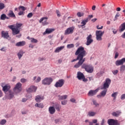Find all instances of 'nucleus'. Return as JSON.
<instances>
[{
    "label": "nucleus",
    "instance_id": "680f3d73",
    "mask_svg": "<svg viewBox=\"0 0 125 125\" xmlns=\"http://www.w3.org/2000/svg\"><path fill=\"white\" fill-rule=\"evenodd\" d=\"M119 56V53L118 52H116L115 55V59H117V57Z\"/></svg>",
    "mask_w": 125,
    "mask_h": 125
},
{
    "label": "nucleus",
    "instance_id": "c756f323",
    "mask_svg": "<svg viewBox=\"0 0 125 125\" xmlns=\"http://www.w3.org/2000/svg\"><path fill=\"white\" fill-rule=\"evenodd\" d=\"M8 16L9 17L14 18V17H15V15L14 14V13H13V11H12V10H10L9 11V12L8 14Z\"/></svg>",
    "mask_w": 125,
    "mask_h": 125
},
{
    "label": "nucleus",
    "instance_id": "f257e3e1",
    "mask_svg": "<svg viewBox=\"0 0 125 125\" xmlns=\"http://www.w3.org/2000/svg\"><path fill=\"white\" fill-rule=\"evenodd\" d=\"M75 55L77 56V57L76 59H74L71 61V62H76V61H78V62L74 66V67L76 68H80L85 61L86 59L83 57L86 56V51L84 50L83 47L80 46L76 50Z\"/></svg>",
    "mask_w": 125,
    "mask_h": 125
},
{
    "label": "nucleus",
    "instance_id": "9d476101",
    "mask_svg": "<svg viewBox=\"0 0 125 125\" xmlns=\"http://www.w3.org/2000/svg\"><path fill=\"white\" fill-rule=\"evenodd\" d=\"M38 89V87L34 85L30 86L29 88L26 89L27 92L29 93L32 92H36Z\"/></svg>",
    "mask_w": 125,
    "mask_h": 125
},
{
    "label": "nucleus",
    "instance_id": "bf43d9fd",
    "mask_svg": "<svg viewBox=\"0 0 125 125\" xmlns=\"http://www.w3.org/2000/svg\"><path fill=\"white\" fill-rule=\"evenodd\" d=\"M83 82H84V83L87 82V79H85V78H84V77L83 78V79H82Z\"/></svg>",
    "mask_w": 125,
    "mask_h": 125
},
{
    "label": "nucleus",
    "instance_id": "603ef678",
    "mask_svg": "<svg viewBox=\"0 0 125 125\" xmlns=\"http://www.w3.org/2000/svg\"><path fill=\"white\" fill-rule=\"evenodd\" d=\"M121 99L122 100H125V94H123L121 96Z\"/></svg>",
    "mask_w": 125,
    "mask_h": 125
},
{
    "label": "nucleus",
    "instance_id": "6e6d98bb",
    "mask_svg": "<svg viewBox=\"0 0 125 125\" xmlns=\"http://www.w3.org/2000/svg\"><path fill=\"white\" fill-rule=\"evenodd\" d=\"M60 122V119H56L55 120V124H57V123H59Z\"/></svg>",
    "mask_w": 125,
    "mask_h": 125
},
{
    "label": "nucleus",
    "instance_id": "8fccbe9b",
    "mask_svg": "<svg viewBox=\"0 0 125 125\" xmlns=\"http://www.w3.org/2000/svg\"><path fill=\"white\" fill-rule=\"evenodd\" d=\"M112 73L113 74V75H117V74H118V73H119V70H115L112 71Z\"/></svg>",
    "mask_w": 125,
    "mask_h": 125
},
{
    "label": "nucleus",
    "instance_id": "f704fd0d",
    "mask_svg": "<svg viewBox=\"0 0 125 125\" xmlns=\"http://www.w3.org/2000/svg\"><path fill=\"white\" fill-rule=\"evenodd\" d=\"M120 16H121V15L120 14V13L117 12L116 14V15L115 16V18L113 19V21H116V20H118V18L120 17Z\"/></svg>",
    "mask_w": 125,
    "mask_h": 125
},
{
    "label": "nucleus",
    "instance_id": "7c9ffc66",
    "mask_svg": "<svg viewBox=\"0 0 125 125\" xmlns=\"http://www.w3.org/2000/svg\"><path fill=\"white\" fill-rule=\"evenodd\" d=\"M96 115V112L93 111H89L88 113L89 117H94Z\"/></svg>",
    "mask_w": 125,
    "mask_h": 125
},
{
    "label": "nucleus",
    "instance_id": "a19ab883",
    "mask_svg": "<svg viewBox=\"0 0 125 125\" xmlns=\"http://www.w3.org/2000/svg\"><path fill=\"white\" fill-rule=\"evenodd\" d=\"M4 7H5L4 4L3 3H0V10H2V9H3Z\"/></svg>",
    "mask_w": 125,
    "mask_h": 125
},
{
    "label": "nucleus",
    "instance_id": "423d86ee",
    "mask_svg": "<svg viewBox=\"0 0 125 125\" xmlns=\"http://www.w3.org/2000/svg\"><path fill=\"white\" fill-rule=\"evenodd\" d=\"M53 82V79L50 77H46L42 80V84L43 85H50L51 83Z\"/></svg>",
    "mask_w": 125,
    "mask_h": 125
},
{
    "label": "nucleus",
    "instance_id": "13d9d810",
    "mask_svg": "<svg viewBox=\"0 0 125 125\" xmlns=\"http://www.w3.org/2000/svg\"><path fill=\"white\" fill-rule=\"evenodd\" d=\"M112 32L114 35H116V34H117V32H118V30L116 29H113Z\"/></svg>",
    "mask_w": 125,
    "mask_h": 125
},
{
    "label": "nucleus",
    "instance_id": "09e8293b",
    "mask_svg": "<svg viewBox=\"0 0 125 125\" xmlns=\"http://www.w3.org/2000/svg\"><path fill=\"white\" fill-rule=\"evenodd\" d=\"M20 9H21L22 11H25V10H26V8L23 6H20Z\"/></svg>",
    "mask_w": 125,
    "mask_h": 125
},
{
    "label": "nucleus",
    "instance_id": "0e129e2a",
    "mask_svg": "<svg viewBox=\"0 0 125 125\" xmlns=\"http://www.w3.org/2000/svg\"><path fill=\"white\" fill-rule=\"evenodd\" d=\"M45 60V59L44 58H39V61H43Z\"/></svg>",
    "mask_w": 125,
    "mask_h": 125
},
{
    "label": "nucleus",
    "instance_id": "864d4df0",
    "mask_svg": "<svg viewBox=\"0 0 125 125\" xmlns=\"http://www.w3.org/2000/svg\"><path fill=\"white\" fill-rule=\"evenodd\" d=\"M66 104H67L66 100L62 101V105H66Z\"/></svg>",
    "mask_w": 125,
    "mask_h": 125
},
{
    "label": "nucleus",
    "instance_id": "79ce46f5",
    "mask_svg": "<svg viewBox=\"0 0 125 125\" xmlns=\"http://www.w3.org/2000/svg\"><path fill=\"white\" fill-rule=\"evenodd\" d=\"M28 80L25 78H22L21 79V83H27Z\"/></svg>",
    "mask_w": 125,
    "mask_h": 125
},
{
    "label": "nucleus",
    "instance_id": "20e7f679",
    "mask_svg": "<svg viewBox=\"0 0 125 125\" xmlns=\"http://www.w3.org/2000/svg\"><path fill=\"white\" fill-rule=\"evenodd\" d=\"M82 69H85V71L87 73H89L91 74V73L93 72L94 68L92 66L90 65H87L85 63H83L81 65Z\"/></svg>",
    "mask_w": 125,
    "mask_h": 125
},
{
    "label": "nucleus",
    "instance_id": "338daca9",
    "mask_svg": "<svg viewBox=\"0 0 125 125\" xmlns=\"http://www.w3.org/2000/svg\"><path fill=\"white\" fill-rule=\"evenodd\" d=\"M16 80V76H13V79H12V82H15Z\"/></svg>",
    "mask_w": 125,
    "mask_h": 125
},
{
    "label": "nucleus",
    "instance_id": "cd10ccee",
    "mask_svg": "<svg viewBox=\"0 0 125 125\" xmlns=\"http://www.w3.org/2000/svg\"><path fill=\"white\" fill-rule=\"evenodd\" d=\"M54 108L57 110V111H58L59 112L60 111V109H61V105H60L59 104H56L54 105Z\"/></svg>",
    "mask_w": 125,
    "mask_h": 125
},
{
    "label": "nucleus",
    "instance_id": "58836bf2",
    "mask_svg": "<svg viewBox=\"0 0 125 125\" xmlns=\"http://www.w3.org/2000/svg\"><path fill=\"white\" fill-rule=\"evenodd\" d=\"M5 124H6V120L3 119V120H1V121L0 120V125H5Z\"/></svg>",
    "mask_w": 125,
    "mask_h": 125
},
{
    "label": "nucleus",
    "instance_id": "c03bdc74",
    "mask_svg": "<svg viewBox=\"0 0 125 125\" xmlns=\"http://www.w3.org/2000/svg\"><path fill=\"white\" fill-rule=\"evenodd\" d=\"M91 18H93V15H90L88 16V17L86 18V20H87V21H89Z\"/></svg>",
    "mask_w": 125,
    "mask_h": 125
},
{
    "label": "nucleus",
    "instance_id": "393cba45",
    "mask_svg": "<svg viewBox=\"0 0 125 125\" xmlns=\"http://www.w3.org/2000/svg\"><path fill=\"white\" fill-rule=\"evenodd\" d=\"M64 48H65V46H64L58 47L56 48V49H55V52L56 53H58L60 52V51H61V50H62V49H64Z\"/></svg>",
    "mask_w": 125,
    "mask_h": 125
},
{
    "label": "nucleus",
    "instance_id": "4c0bfd02",
    "mask_svg": "<svg viewBox=\"0 0 125 125\" xmlns=\"http://www.w3.org/2000/svg\"><path fill=\"white\" fill-rule=\"evenodd\" d=\"M118 95V92H115L114 93L112 94L111 96L113 98L114 100L117 98Z\"/></svg>",
    "mask_w": 125,
    "mask_h": 125
},
{
    "label": "nucleus",
    "instance_id": "412c9836",
    "mask_svg": "<svg viewBox=\"0 0 125 125\" xmlns=\"http://www.w3.org/2000/svg\"><path fill=\"white\" fill-rule=\"evenodd\" d=\"M121 114H122V111L118 110L116 112H112V115L113 116V117H118L119 116H120V115H121Z\"/></svg>",
    "mask_w": 125,
    "mask_h": 125
},
{
    "label": "nucleus",
    "instance_id": "c9c22d12",
    "mask_svg": "<svg viewBox=\"0 0 125 125\" xmlns=\"http://www.w3.org/2000/svg\"><path fill=\"white\" fill-rule=\"evenodd\" d=\"M125 71V65L123 64L121 65L120 67V72L121 73H124V72Z\"/></svg>",
    "mask_w": 125,
    "mask_h": 125
},
{
    "label": "nucleus",
    "instance_id": "5701e85b",
    "mask_svg": "<svg viewBox=\"0 0 125 125\" xmlns=\"http://www.w3.org/2000/svg\"><path fill=\"white\" fill-rule=\"evenodd\" d=\"M84 77V75H83V74L82 73V72L79 71L77 73V78L78 79V80H83Z\"/></svg>",
    "mask_w": 125,
    "mask_h": 125
},
{
    "label": "nucleus",
    "instance_id": "2f4dec72",
    "mask_svg": "<svg viewBox=\"0 0 125 125\" xmlns=\"http://www.w3.org/2000/svg\"><path fill=\"white\" fill-rule=\"evenodd\" d=\"M35 107H37L38 108H43V104L42 103H36L35 105Z\"/></svg>",
    "mask_w": 125,
    "mask_h": 125
},
{
    "label": "nucleus",
    "instance_id": "a211bd4d",
    "mask_svg": "<svg viewBox=\"0 0 125 125\" xmlns=\"http://www.w3.org/2000/svg\"><path fill=\"white\" fill-rule=\"evenodd\" d=\"M25 53V52L22 50H20L19 52L17 54L18 57L19 59V60H21V58H22V57L23 55H24V54Z\"/></svg>",
    "mask_w": 125,
    "mask_h": 125
},
{
    "label": "nucleus",
    "instance_id": "ddd939ff",
    "mask_svg": "<svg viewBox=\"0 0 125 125\" xmlns=\"http://www.w3.org/2000/svg\"><path fill=\"white\" fill-rule=\"evenodd\" d=\"M75 28L74 27H71L68 28L64 32V35H70V34H73L74 32V29Z\"/></svg>",
    "mask_w": 125,
    "mask_h": 125
},
{
    "label": "nucleus",
    "instance_id": "9b49d317",
    "mask_svg": "<svg viewBox=\"0 0 125 125\" xmlns=\"http://www.w3.org/2000/svg\"><path fill=\"white\" fill-rule=\"evenodd\" d=\"M86 45H90L91 43H92V42H93V40L92 39V35H91V34L89 35V36L86 37Z\"/></svg>",
    "mask_w": 125,
    "mask_h": 125
},
{
    "label": "nucleus",
    "instance_id": "bb28decb",
    "mask_svg": "<svg viewBox=\"0 0 125 125\" xmlns=\"http://www.w3.org/2000/svg\"><path fill=\"white\" fill-rule=\"evenodd\" d=\"M54 31V29L47 28L45 32L43 33V35H46V34H50Z\"/></svg>",
    "mask_w": 125,
    "mask_h": 125
},
{
    "label": "nucleus",
    "instance_id": "ea45409f",
    "mask_svg": "<svg viewBox=\"0 0 125 125\" xmlns=\"http://www.w3.org/2000/svg\"><path fill=\"white\" fill-rule=\"evenodd\" d=\"M1 20H4L5 19H6V15L3 14L1 15L0 17Z\"/></svg>",
    "mask_w": 125,
    "mask_h": 125
},
{
    "label": "nucleus",
    "instance_id": "774afa93",
    "mask_svg": "<svg viewBox=\"0 0 125 125\" xmlns=\"http://www.w3.org/2000/svg\"><path fill=\"white\" fill-rule=\"evenodd\" d=\"M121 37L123 39H125V32L121 36Z\"/></svg>",
    "mask_w": 125,
    "mask_h": 125
},
{
    "label": "nucleus",
    "instance_id": "69168bd1",
    "mask_svg": "<svg viewBox=\"0 0 125 125\" xmlns=\"http://www.w3.org/2000/svg\"><path fill=\"white\" fill-rule=\"evenodd\" d=\"M21 114L22 115H26L27 114V111H21Z\"/></svg>",
    "mask_w": 125,
    "mask_h": 125
},
{
    "label": "nucleus",
    "instance_id": "b1692460",
    "mask_svg": "<svg viewBox=\"0 0 125 125\" xmlns=\"http://www.w3.org/2000/svg\"><path fill=\"white\" fill-rule=\"evenodd\" d=\"M26 44V42L25 41H22L17 42L16 44V46H24Z\"/></svg>",
    "mask_w": 125,
    "mask_h": 125
},
{
    "label": "nucleus",
    "instance_id": "c85d7f7f",
    "mask_svg": "<svg viewBox=\"0 0 125 125\" xmlns=\"http://www.w3.org/2000/svg\"><path fill=\"white\" fill-rule=\"evenodd\" d=\"M68 96L67 95H63V96H59V100H64L65 99H67Z\"/></svg>",
    "mask_w": 125,
    "mask_h": 125
},
{
    "label": "nucleus",
    "instance_id": "5fc2aeb1",
    "mask_svg": "<svg viewBox=\"0 0 125 125\" xmlns=\"http://www.w3.org/2000/svg\"><path fill=\"white\" fill-rule=\"evenodd\" d=\"M97 29L98 30H102L103 29V26H102L101 27H99V25H97Z\"/></svg>",
    "mask_w": 125,
    "mask_h": 125
},
{
    "label": "nucleus",
    "instance_id": "3c124183",
    "mask_svg": "<svg viewBox=\"0 0 125 125\" xmlns=\"http://www.w3.org/2000/svg\"><path fill=\"white\" fill-rule=\"evenodd\" d=\"M42 80V78L41 77H38L37 79V80L35 81L36 83H40L41 82V80Z\"/></svg>",
    "mask_w": 125,
    "mask_h": 125
},
{
    "label": "nucleus",
    "instance_id": "e433bc0d",
    "mask_svg": "<svg viewBox=\"0 0 125 125\" xmlns=\"http://www.w3.org/2000/svg\"><path fill=\"white\" fill-rule=\"evenodd\" d=\"M77 15L78 17H82V16H83V15H84V13L82 12H78L77 14Z\"/></svg>",
    "mask_w": 125,
    "mask_h": 125
},
{
    "label": "nucleus",
    "instance_id": "4be33fe9",
    "mask_svg": "<svg viewBox=\"0 0 125 125\" xmlns=\"http://www.w3.org/2000/svg\"><path fill=\"white\" fill-rule=\"evenodd\" d=\"M1 36L4 39H8L9 38V35H8V33L5 32L4 31H2Z\"/></svg>",
    "mask_w": 125,
    "mask_h": 125
},
{
    "label": "nucleus",
    "instance_id": "e2e57ef3",
    "mask_svg": "<svg viewBox=\"0 0 125 125\" xmlns=\"http://www.w3.org/2000/svg\"><path fill=\"white\" fill-rule=\"evenodd\" d=\"M21 37H22V34H20L19 35H17L16 36V38H18L19 39V38H21Z\"/></svg>",
    "mask_w": 125,
    "mask_h": 125
},
{
    "label": "nucleus",
    "instance_id": "a878e982",
    "mask_svg": "<svg viewBox=\"0 0 125 125\" xmlns=\"http://www.w3.org/2000/svg\"><path fill=\"white\" fill-rule=\"evenodd\" d=\"M85 123H89V125H93V124H96V123H97V120L94 119L92 120V122H89V120H86Z\"/></svg>",
    "mask_w": 125,
    "mask_h": 125
},
{
    "label": "nucleus",
    "instance_id": "1a4fd4ad",
    "mask_svg": "<svg viewBox=\"0 0 125 125\" xmlns=\"http://www.w3.org/2000/svg\"><path fill=\"white\" fill-rule=\"evenodd\" d=\"M64 83H65V81H64V80L63 79L59 80L54 84V86L57 88L62 87V85H64Z\"/></svg>",
    "mask_w": 125,
    "mask_h": 125
},
{
    "label": "nucleus",
    "instance_id": "f3484780",
    "mask_svg": "<svg viewBox=\"0 0 125 125\" xmlns=\"http://www.w3.org/2000/svg\"><path fill=\"white\" fill-rule=\"evenodd\" d=\"M48 111L51 115H53L55 113V112H56V110H55L54 106H50L48 108Z\"/></svg>",
    "mask_w": 125,
    "mask_h": 125
},
{
    "label": "nucleus",
    "instance_id": "37998d69",
    "mask_svg": "<svg viewBox=\"0 0 125 125\" xmlns=\"http://www.w3.org/2000/svg\"><path fill=\"white\" fill-rule=\"evenodd\" d=\"M92 102L93 103V104L95 105V106H96V107H98V106H99V104L98 103H97V102H96V100H93Z\"/></svg>",
    "mask_w": 125,
    "mask_h": 125
},
{
    "label": "nucleus",
    "instance_id": "4468645a",
    "mask_svg": "<svg viewBox=\"0 0 125 125\" xmlns=\"http://www.w3.org/2000/svg\"><path fill=\"white\" fill-rule=\"evenodd\" d=\"M6 96L7 99H12L14 97V92L11 90L8 91V93L6 94Z\"/></svg>",
    "mask_w": 125,
    "mask_h": 125
},
{
    "label": "nucleus",
    "instance_id": "f8f14e48",
    "mask_svg": "<svg viewBox=\"0 0 125 125\" xmlns=\"http://www.w3.org/2000/svg\"><path fill=\"white\" fill-rule=\"evenodd\" d=\"M107 123L109 125H120L118 120H115L114 119H108Z\"/></svg>",
    "mask_w": 125,
    "mask_h": 125
},
{
    "label": "nucleus",
    "instance_id": "2eb2a0df",
    "mask_svg": "<svg viewBox=\"0 0 125 125\" xmlns=\"http://www.w3.org/2000/svg\"><path fill=\"white\" fill-rule=\"evenodd\" d=\"M98 90H99V89H96L95 90H90L89 92L88 93V96H93L98 92Z\"/></svg>",
    "mask_w": 125,
    "mask_h": 125
},
{
    "label": "nucleus",
    "instance_id": "39448f33",
    "mask_svg": "<svg viewBox=\"0 0 125 125\" xmlns=\"http://www.w3.org/2000/svg\"><path fill=\"white\" fill-rule=\"evenodd\" d=\"M13 90L15 94L20 93L22 91V83L20 82L18 83L14 88Z\"/></svg>",
    "mask_w": 125,
    "mask_h": 125
},
{
    "label": "nucleus",
    "instance_id": "aec40b11",
    "mask_svg": "<svg viewBox=\"0 0 125 125\" xmlns=\"http://www.w3.org/2000/svg\"><path fill=\"white\" fill-rule=\"evenodd\" d=\"M27 40L30 41V42L32 43H38V40L34 38H30V37L28 36L27 37Z\"/></svg>",
    "mask_w": 125,
    "mask_h": 125
},
{
    "label": "nucleus",
    "instance_id": "473e14b6",
    "mask_svg": "<svg viewBox=\"0 0 125 125\" xmlns=\"http://www.w3.org/2000/svg\"><path fill=\"white\" fill-rule=\"evenodd\" d=\"M125 30V22L121 24V26L120 27V31L121 32H124Z\"/></svg>",
    "mask_w": 125,
    "mask_h": 125
},
{
    "label": "nucleus",
    "instance_id": "f03ea898",
    "mask_svg": "<svg viewBox=\"0 0 125 125\" xmlns=\"http://www.w3.org/2000/svg\"><path fill=\"white\" fill-rule=\"evenodd\" d=\"M111 83V80L109 78H106L105 79V82L104 83L103 87L101 88V89H104L101 93V95H98V97H104L107 93V89L109 88L110 84Z\"/></svg>",
    "mask_w": 125,
    "mask_h": 125
},
{
    "label": "nucleus",
    "instance_id": "0eeeda50",
    "mask_svg": "<svg viewBox=\"0 0 125 125\" xmlns=\"http://www.w3.org/2000/svg\"><path fill=\"white\" fill-rule=\"evenodd\" d=\"M104 35V31L97 30L96 31V36L97 41H102V36Z\"/></svg>",
    "mask_w": 125,
    "mask_h": 125
},
{
    "label": "nucleus",
    "instance_id": "dca6fc26",
    "mask_svg": "<svg viewBox=\"0 0 125 125\" xmlns=\"http://www.w3.org/2000/svg\"><path fill=\"white\" fill-rule=\"evenodd\" d=\"M47 19H48L47 17H44L40 20L39 22L40 23L42 22L43 25H47V24H48V22H46Z\"/></svg>",
    "mask_w": 125,
    "mask_h": 125
},
{
    "label": "nucleus",
    "instance_id": "6ab92c4d",
    "mask_svg": "<svg viewBox=\"0 0 125 125\" xmlns=\"http://www.w3.org/2000/svg\"><path fill=\"white\" fill-rule=\"evenodd\" d=\"M43 99H44V97L42 96H36L35 98L36 102H41V101H42Z\"/></svg>",
    "mask_w": 125,
    "mask_h": 125
},
{
    "label": "nucleus",
    "instance_id": "4d7b16f0",
    "mask_svg": "<svg viewBox=\"0 0 125 125\" xmlns=\"http://www.w3.org/2000/svg\"><path fill=\"white\" fill-rule=\"evenodd\" d=\"M71 102H73V103H75L76 102V99L74 98H72L70 99Z\"/></svg>",
    "mask_w": 125,
    "mask_h": 125
},
{
    "label": "nucleus",
    "instance_id": "de8ad7c7",
    "mask_svg": "<svg viewBox=\"0 0 125 125\" xmlns=\"http://www.w3.org/2000/svg\"><path fill=\"white\" fill-rule=\"evenodd\" d=\"M32 17H33V13H30L27 16V18H31Z\"/></svg>",
    "mask_w": 125,
    "mask_h": 125
},
{
    "label": "nucleus",
    "instance_id": "052dcab7",
    "mask_svg": "<svg viewBox=\"0 0 125 125\" xmlns=\"http://www.w3.org/2000/svg\"><path fill=\"white\" fill-rule=\"evenodd\" d=\"M27 101V99L23 98L21 100V102H26Z\"/></svg>",
    "mask_w": 125,
    "mask_h": 125
},
{
    "label": "nucleus",
    "instance_id": "7ed1b4c3",
    "mask_svg": "<svg viewBox=\"0 0 125 125\" xmlns=\"http://www.w3.org/2000/svg\"><path fill=\"white\" fill-rule=\"evenodd\" d=\"M22 23H16V27L14 25H9L8 27L12 31V34L14 36L20 34V27H22Z\"/></svg>",
    "mask_w": 125,
    "mask_h": 125
},
{
    "label": "nucleus",
    "instance_id": "6e6552de",
    "mask_svg": "<svg viewBox=\"0 0 125 125\" xmlns=\"http://www.w3.org/2000/svg\"><path fill=\"white\" fill-rule=\"evenodd\" d=\"M1 86L2 87V90L6 93L10 89V85L9 84H5L4 83H2L1 84Z\"/></svg>",
    "mask_w": 125,
    "mask_h": 125
},
{
    "label": "nucleus",
    "instance_id": "49530a36",
    "mask_svg": "<svg viewBox=\"0 0 125 125\" xmlns=\"http://www.w3.org/2000/svg\"><path fill=\"white\" fill-rule=\"evenodd\" d=\"M56 13L57 14L58 17H61V13L59 12V10H57L56 11Z\"/></svg>",
    "mask_w": 125,
    "mask_h": 125
},
{
    "label": "nucleus",
    "instance_id": "a18cd8bd",
    "mask_svg": "<svg viewBox=\"0 0 125 125\" xmlns=\"http://www.w3.org/2000/svg\"><path fill=\"white\" fill-rule=\"evenodd\" d=\"M74 46H75L74 44H67V47L69 49L72 48V47H74Z\"/></svg>",
    "mask_w": 125,
    "mask_h": 125
},
{
    "label": "nucleus",
    "instance_id": "72a5a7b5",
    "mask_svg": "<svg viewBox=\"0 0 125 125\" xmlns=\"http://www.w3.org/2000/svg\"><path fill=\"white\" fill-rule=\"evenodd\" d=\"M88 22V21H87V20H86V19H85V20H83L81 22V24H82V25H81V26L83 27L84 26V25H86V23H87Z\"/></svg>",
    "mask_w": 125,
    "mask_h": 125
}]
</instances>
